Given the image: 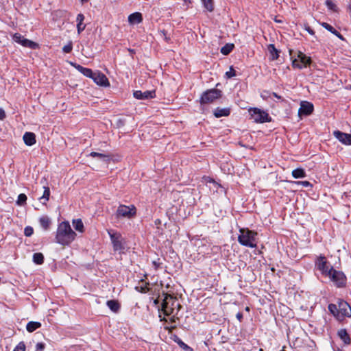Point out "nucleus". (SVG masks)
<instances>
[{
	"instance_id": "obj_1",
	"label": "nucleus",
	"mask_w": 351,
	"mask_h": 351,
	"mask_svg": "<svg viewBox=\"0 0 351 351\" xmlns=\"http://www.w3.org/2000/svg\"><path fill=\"white\" fill-rule=\"evenodd\" d=\"M76 234L71 229L68 221L60 223L57 229L56 239V242L62 245H69L75 238Z\"/></svg>"
},
{
	"instance_id": "obj_2",
	"label": "nucleus",
	"mask_w": 351,
	"mask_h": 351,
	"mask_svg": "<svg viewBox=\"0 0 351 351\" xmlns=\"http://www.w3.org/2000/svg\"><path fill=\"white\" fill-rule=\"evenodd\" d=\"M256 235L257 232L248 228H240L238 241L243 246L254 248L256 247Z\"/></svg>"
},
{
	"instance_id": "obj_3",
	"label": "nucleus",
	"mask_w": 351,
	"mask_h": 351,
	"mask_svg": "<svg viewBox=\"0 0 351 351\" xmlns=\"http://www.w3.org/2000/svg\"><path fill=\"white\" fill-rule=\"evenodd\" d=\"M180 307L181 306L179 303H178L176 297L165 293V296L162 304V310L165 315L168 316L173 313L176 308H177L178 311H179Z\"/></svg>"
},
{
	"instance_id": "obj_4",
	"label": "nucleus",
	"mask_w": 351,
	"mask_h": 351,
	"mask_svg": "<svg viewBox=\"0 0 351 351\" xmlns=\"http://www.w3.org/2000/svg\"><path fill=\"white\" fill-rule=\"evenodd\" d=\"M110 236L114 251H119L120 253H123L125 249V241L122 235L112 230H108Z\"/></svg>"
},
{
	"instance_id": "obj_5",
	"label": "nucleus",
	"mask_w": 351,
	"mask_h": 351,
	"mask_svg": "<svg viewBox=\"0 0 351 351\" xmlns=\"http://www.w3.org/2000/svg\"><path fill=\"white\" fill-rule=\"evenodd\" d=\"M338 287H343L346 284V277L342 271L335 270L332 267H330L326 275Z\"/></svg>"
},
{
	"instance_id": "obj_6",
	"label": "nucleus",
	"mask_w": 351,
	"mask_h": 351,
	"mask_svg": "<svg viewBox=\"0 0 351 351\" xmlns=\"http://www.w3.org/2000/svg\"><path fill=\"white\" fill-rule=\"evenodd\" d=\"M251 119L256 123H265L270 122L271 117L269 114L258 108H252L249 110Z\"/></svg>"
},
{
	"instance_id": "obj_7",
	"label": "nucleus",
	"mask_w": 351,
	"mask_h": 351,
	"mask_svg": "<svg viewBox=\"0 0 351 351\" xmlns=\"http://www.w3.org/2000/svg\"><path fill=\"white\" fill-rule=\"evenodd\" d=\"M221 97V91L213 88L205 91L200 99L202 104H207L213 102L215 99H219Z\"/></svg>"
},
{
	"instance_id": "obj_8",
	"label": "nucleus",
	"mask_w": 351,
	"mask_h": 351,
	"mask_svg": "<svg viewBox=\"0 0 351 351\" xmlns=\"http://www.w3.org/2000/svg\"><path fill=\"white\" fill-rule=\"evenodd\" d=\"M297 54V58H295L292 62L293 67L301 69L311 64V59L310 57L306 56L301 51H298Z\"/></svg>"
},
{
	"instance_id": "obj_9",
	"label": "nucleus",
	"mask_w": 351,
	"mask_h": 351,
	"mask_svg": "<svg viewBox=\"0 0 351 351\" xmlns=\"http://www.w3.org/2000/svg\"><path fill=\"white\" fill-rule=\"evenodd\" d=\"M136 215V208L134 206H128L120 205L117 210V217L131 218Z\"/></svg>"
},
{
	"instance_id": "obj_10",
	"label": "nucleus",
	"mask_w": 351,
	"mask_h": 351,
	"mask_svg": "<svg viewBox=\"0 0 351 351\" xmlns=\"http://www.w3.org/2000/svg\"><path fill=\"white\" fill-rule=\"evenodd\" d=\"M13 40L21 45L23 47H28L29 49H36L38 47V45L30 40L25 38L21 34L15 33L13 35Z\"/></svg>"
},
{
	"instance_id": "obj_11",
	"label": "nucleus",
	"mask_w": 351,
	"mask_h": 351,
	"mask_svg": "<svg viewBox=\"0 0 351 351\" xmlns=\"http://www.w3.org/2000/svg\"><path fill=\"white\" fill-rule=\"evenodd\" d=\"M339 319L345 317H351V307L348 302L344 300H340L338 303Z\"/></svg>"
},
{
	"instance_id": "obj_12",
	"label": "nucleus",
	"mask_w": 351,
	"mask_h": 351,
	"mask_svg": "<svg viewBox=\"0 0 351 351\" xmlns=\"http://www.w3.org/2000/svg\"><path fill=\"white\" fill-rule=\"evenodd\" d=\"M315 266L322 271V274L326 276L328 274L330 268L325 256H319L315 261Z\"/></svg>"
},
{
	"instance_id": "obj_13",
	"label": "nucleus",
	"mask_w": 351,
	"mask_h": 351,
	"mask_svg": "<svg viewBox=\"0 0 351 351\" xmlns=\"http://www.w3.org/2000/svg\"><path fill=\"white\" fill-rule=\"evenodd\" d=\"M313 109L314 107L312 103L306 101H302L300 103V107L298 110V114L300 116H308L313 112Z\"/></svg>"
},
{
	"instance_id": "obj_14",
	"label": "nucleus",
	"mask_w": 351,
	"mask_h": 351,
	"mask_svg": "<svg viewBox=\"0 0 351 351\" xmlns=\"http://www.w3.org/2000/svg\"><path fill=\"white\" fill-rule=\"evenodd\" d=\"M91 79H93V81L97 84H98L99 86H110L108 80L106 77V76L104 73H102L99 71L93 73V75Z\"/></svg>"
},
{
	"instance_id": "obj_15",
	"label": "nucleus",
	"mask_w": 351,
	"mask_h": 351,
	"mask_svg": "<svg viewBox=\"0 0 351 351\" xmlns=\"http://www.w3.org/2000/svg\"><path fill=\"white\" fill-rule=\"evenodd\" d=\"M334 136L344 145H351V134L342 132L339 130L333 132Z\"/></svg>"
},
{
	"instance_id": "obj_16",
	"label": "nucleus",
	"mask_w": 351,
	"mask_h": 351,
	"mask_svg": "<svg viewBox=\"0 0 351 351\" xmlns=\"http://www.w3.org/2000/svg\"><path fill=\"white\" fill-rule=\"evenodd\" d=\"M134 97L137 99H147L155 97V90H136L133 93Z\"/></svg>"
},
{
	"instance_id": "obj_17",
	"label": "nucleus",
	"mask_w": 351,
	"mask_h": 351,
	"mask_svg": "<svg viewBox=\"0 0 351 351\" xmlns=\"http://www.w3.org/2000/svg\"><path fill=\"white\" fill-rule=\"evenodd\" d=\"M25 144L32 146L36 143V135L33 132H26L23 136Z\"/></svg>"
},
{
	"instance_id": "obj_18",
	"label": "nucleus",
	"mask_w": 351,
	"mask_h": 351,
	"mask_svg": "<svg viewBox=\"0 0 351 351\" xmlns=\"http://www.w3.org/2000/svg\"><path fill=\"white\" fill-rule=\"evenodd\" d=\"M71 64L78 71L82 73L84 75L90 78L92 77L93 72L90 69L83 67L82 66L76 63L71 62Z\"/></svg>"
},
{
	"instance_id": "obj_19",
	"label": "nucleus",
	"mask_w": 351,
	"mask_h": 351,
	"mask_svg": "<svg viewBox=\"0 0 351 351\" xmlns=\"http://www.w3.org/2000/svg\"><path fill=\"white\" fill-rule=\"evenodd\" d=\"M143 17L140 12H134L129 15L128 22L131 25L139 24L142 22Z\"/></svg>"
},
{
	"instance_id": "obj_20",
	"label": "nucleus",
	"mask_w": 351,
	"mask_h": 351,
	"mask_svg": "<svg viewBox=\"0 0 351 351\" xmlns=\"http://www.w3.org/2000/svg\"><path fill=\"white\" fill-rule=\"evenodd\" d=\"M230 110L229 108H217L214 110V115L217 118H219L221 117H227L230 114Z\"/></svg>"
},
{
	"instance_id": "obj_21",
	"label": "nucleus",
	"mask_w": 351,
	"mask_h": 351,
	"mask_svg": "<svg viewBox=\"0 0 351 351\" xmlns=\"http://www.w3.org/2000/svg\"><path fill=\"white\" fill-rule=\"evenodd\" d=\"M84 20V16L82 14H78L76 18L77 22V29L78 34H80L86 27V25L83 24Z\"/></svg>"
},
{
	"instance_id": "obj_22",
	"label": "nucleus",
	"mask_w": 351,
	"mask_h": 351,
	"mask_svg": "<svg viewBox=\"0 0 351 351\" xmlns=\"http://www.w3.org/2000/svg\"><path fill=\"white\" fill-rule=\"evenodd\" d=\"M267 49L271 55V59L272 60H277L279 57V51L275 47L274 45L269 44Z\"/></svg>"
},
{
	"instance_id": "obj_23",
	"label": "nucleus",
	"mask_w": 351,
	"mask_h": 351,
	"mask_svg": "<svg viewBox=\"0 0 351 351\" xmlns=\"http://www.w3.org/2000/svg\"><path fill=\"white\" fill-rule=\"evenodd\" d=\"M338 336L346 344L350 343L351 340L346 329L339 330L338 331Z\"/></svg>"
},
{
	"instance_id": "obj_24",
	"label": "nucleus",
	"mask_w": 351,
	"mask_h": 351,
	"mask_svg": "<svg viewBox=\"0 0 351 351\" xmlns=\"http://www.w3.org/2000/svg\"><path fill=\"white\" fill-rule=\"evenodd\" d=\"M40 224L41 227L47 230L49 229V226L51 224V220L47 216L41 217L39 219Z\"/></svg>"
},
{
	"instance_id": "obj_25",
	"label": "nucleus",
	"mask_w": 351,
	"mask_h": 351,
	"mask_svg": "<svg viewBox=\"0 0 351 351\" xmlns=\"http://www.w3.org/2000/svg\"><path fill=\"white\" fill-rule=\"evenodd\" d=\"M41 326V324L37 322H29L26 326V329L28 332H32Z\"/></svg>"
},
{
	"instance_id": "obj_26",
	"label": "nucleus",
	"mask_w": 351,
	"mask_h": 351,
	"mask_svg": "<svg viewBox=\"0 0 351 351\" xmlns=\"http://www.w3.org/2000/svg\"><path fill=\"white\" fill-rule=\"evenodd\" d=\"M90 156L93 158L97 157V158H99V160H101L103 161H108L110 158L109 155L104 154L102 153L95 152H92L90 154Z\"/></svg>"
},
{
	"instance_id": "obj_27",
	"label": "nucleus",
	"mask_w": 351,
	"mask_h": 351,
	"mask_svg": "<svg viewBox=\"0 0 351 351\" xmlns=\"http://www.w3.org/2000/svg\"><path fill=\"white\" fill-rule=\"evenodd\" d=\"M107 306L111 311L115 313L120 308V305L118 302L113 300L107 301Z\"/></svg>"
},
{
	"instance_id": "obj_28",
	"label": "nucleus",
	"mask_w": 351,
	"mask_h": 351,
	"mask_svg": "<svg viewBox=\"0 0 351 351\" xmlns=\"http://www.w3.org/2000/svg\"><path fill=\"white\" fill-rule=\"evenodd\" d=\"M292 176L294 178H303L306 177V173L302 168H298L292 171Z\"/></svg>"
},
{
	"instance_id": "obj_29",
	"label": "nucleus",
	"mask_w": 351,
	"mask_h": 351,
	"mask_svg": "<svg viewBox=\"0 0 351 351\" xmlns=\"http://www.w3.org/2000/svg\"><path fill=\"white\" fill-rule=\"evenodd\" d=\"M73 225L75 230L79 231L80 232H84V224L80 219H73Z\"/></svg>"
},
{
	"instance_id": "obj_30",
	"label": "nucleus",
	"mask_w": 351,
	"mask_h": 351,
	"mask_svg": "<svg viewBox=\"0 0 351 351\" xmlns=\"http://www.w3.org/2000/svg\"><path fill=\"white\" fill-rule=\"evenodd\" d=\"M44 192L42 197H40V199L43 204H46V202L49 200L50 196V189L48 186H44Z\"/></svg>"
},
{
	"instance_id": "obj_31",
	"label": "nucleus",
	"mask_w": 351,
	"mask_h": 351,
	"mask_svg": "<svg viewBox=\"0 0 351 351\" xmlns=\"http://www.w3.org/2000/svg\"><path fill=\"white\" fill-rule=\"evenodd\" d=\"M33 261L37 265H41L44 262V256L40 252H36L33 254Z\"/></svg>"
},
{
	"instance_id": "obj_32",
	"label": "nucleus",
	"mask_w": 351,
	"mask_h": 351,
	"mask_svg": "<svg viewBox=\"0 0 351 351\" xmlns=\"http://www.w3.org/2000/svg\"><path fill=\"white\" fill-rule=\"evenodd\" d=\"M329 311L335 316L338 319H339V312L338 305L335 304H330L328 305Z\"/></svg>"
},
{
	"instance_id": "obj_33",
	"label": "nucleus",
	"mask_w": 351,
	"mask_h": 351,
	"mask_svg": "<svg viewBox=\"0 0 351 351\" xmlns=\"http://www.w3.org/2000/svg\"><path fill=\"white\" fill-rule=\"evenodd\" d=\"M234 45L228 43L221 49V53L223 55H228L234 49Z\"/></svg>"
},
{
	"instance_id": "obj_34",
	"label": "nucleus",
	"mask_w": 351,
	"mask_h": 351,
	"mask_svg": "<svg viewBox=\"0 0 351 351\" xmlns=\"http://www.w3.org/2000/svg\"><path fill=\"white\" fill-rule=\"evenodd\" d=\"M202 3L205 7V8L209 11V12H212L214 9V7H213V0H202Z\"/></svg>"
},
{
	"instance_id": "obj_35",
	"label": "nucleus",
	"mask_w": 351,
	"mask_h": 351,
	"mask_svg": "<svg viewBox=\"0 0 351 351\" xmlns=\"http://www.w3.org/2000/svg\"><path fill=\"white\" fill-rule=\"evenodd\" d=\"M27 196L24 193H21L18 196L16 203L18 205L22 206L26 203Z\"/></svg>"
},
{
	"instance_id": "obj_36",
	"label": "nucleus",
	"mask_w": 351,
	"mask_h": 351,
	"mask_svg": "<svg viewBox=\"0 0 351 351\" xmlns=\"http://www.w3.org/2000/svg\"><path fill=\"white\" fill-rule=\"evenodd\" d=\"M177 343L180 346V347L182 348L183 350L186 351H193V349L190 346L186 345L185 343H184L182 340L178 339Z\"/></svg>"
},
{
	"instance_id": "obj_37",
	"label": "nucleus",
	"mask_w": 351,
	"mask_h": 351,
	"mask_svg": "<svg viewBox=\"0 0 351 351\" xmlns=\"http://www.w3.org/2000/svg\"><path fill=\"white\" fill-rule=\"evenodd\" d=\"M73 49V43L72 41H69L67 45H64L62 47V51L64 53H69L72 51Z\"/></svg>"
},
{
	"instance_id": "obj_38",
	"label": "nucleus",
	"mask_w": 351,
	"mask_h": 351,
	"mask_svg": "<svg viewBox=\"0 0 351 351\" xmlns=\"http://www.w3.org/2000/svg\"><path fill=\"white\" fill-rule=\"evenodd\" d=\"M322 27H324L326 29L330 32L332 34H336L337 31L332 26L329 25L327 23H322Z\"/></svg>"
},
{
	"instance_id": "obj_39",
	"label": "nucleus",
	"mask_w": 351,
	"mask_h": 351,
	"mask_svg": "<svg viewBox=\"0 0 351 351\" xmlns=\"http://www.w3.org/2000/svg\"><path fill=\"white\" fill-rule=\"evenodd\" d=\"M13 351H25V345L23 341H21L14 349Z\"/></svg>"
},
{
	"instance_id": "obj_40",
	"label": "nucleus",
	"mask_w": 351,
	"mask_h": 351,
	"mask_svg": "<svg viewBox=\"0 0 351 351\" xmlns=\"http://www.w3.org/2000/svg\"><path fill=\"white\" fill-rule=\"evenodd\" d=\"M326 4L330 10L336 11L337 6L331 0H326Z\"/></svg>"
},
{
	"instance_id": "obj_41",
	"label": "nucleus",
	"mask_w": 351,
	"mask_h": 351,
	"mask_svg": "<svg viewBox=\"0 0 351 351\" xmlns=\"http://www.w3.org/2000/svg\"><path fill=\"white\" fill-rule=\"evenodd\" d=\"M34 230L30 226H27L24 230V234L26 237H30L32 235Z\"/></svg>"
},
{
	"instance_id": "obj_42",
	"label": "nucleus",
	"mask_w": 351,
	"mask_h": 351,
	"mask_svg": "<svg viewBox=\"0 0 351 351\" xmlns=\"http://www.w3.org/2000/svg\"><path fill=\"white\" fill-rule=\"evenodd\" d=\"M294 183L298 185H301L302 187H308L311 186V183L308 181H298L294 182Z\"/></svg>"
},
{
	"instance_id": "obj_43",
	"label": "nucleus",
	"mask_w": 351,
	"mask_h": 351,
	"mask_svg": "<svg viewBox=\"0 0 351 351\" xmlns=\"http://www.w3.org/2000/svg\"><path fill=\"white\" fill-rule=\"evenodd\" d=\"M226 75L227 76L228 78H231L234 76H236V71L231 66L230 71L226 73Z\"/></svg>"
},
{
	"instance_id": "obj_44",
	"label": "nucleus",
	"mask_w": 351,
	"mask_h": 351,
	"mask_svg": "<svg viewBox=\"0 0 351 351\" xmlns=\"http://www.w3.org/2000/svg\"><path fill=\"white\" fill-rule=\"evenodd\" d=\"M45 348V343L39 342L36 345V351H43Z\"/></svg>"
},
{
	"instance_id": "obj_45",
	"label": "nucleus",
	"mask_w": 351,
	"mask_h": 351,
	"mask_svg": "<svg viewBox=\"0 0 351 351\" xmlns=\"http://www.w3.org/2000/svg\"><path fill=\"white\" fill-rule=\"evenodd\" d=\"M5 118V112L3 108H0V120H3Z\"/></svg>"
},
{
	"instance_id": "obj_46",
	"label": "nucleus",
	"mask_w": 351,
	"mask_h": 351,
	"mask_svg": "<svg viewBox=\"0 0 351 351\" xmlns=\"http://www.w3.org/2000/svg\"><path fill=\"white\" fill-rule=\"evenodd\" d=\"M149 291V288L147 286L141 287V289L139 290L141 293H147Z\"/></svg>"
},
{
	"instance_id": "obj_47",
	"label": "nucleus",
	"mask_w": 351,
	"mask_h": 351,
	"mask_svg": "<svg viewBox=\"0 0 351 351\" xmlns=\"http://www.w3.org/2000/svg\"><path fill=\"white\" fill-rule=\"evenodd\" d=\"M305 29L311 35H314L315 32L309 27L307 26L305 27Z\"/></svg>"
},
{
	"instance_id": "obj_48",
	"label": "nucleus",
	"mask_w": 351,
	"mask_h": 351,
	"mask_svg": "<svg viewBox=\"0 0 351 351\" xmlns=\"http://www.w3.org/2000/svg\"><path fill=\"white\" fill-rule=\"evenodd\" d=\"M335 35L337 36L341 40H343L344 39L343 36L338 31H337V32H336V34H335Z\"/></svg>"
},
{
	"instance_id": "obj_49",
	"label": "nucleus",
	"mask_w": 351,
	"mask_h": 351,
	"mask_svg": "<svg viewBox=\"0 0 351 351\" xmlns=\"http://www.w3.org/2000/svg\"><path fill=\"white\" fill-rule=\"evenodd\" d=\"M335 35L337 36L341 40H343L344 39L343 36L338 31H337V32H336V34H335Z\"/></svg>"
},
{
	"instance_id": "obj_50",
	"label": "nucleus",
	"mask_w": 351,
	"mask_h": 351,
	"mask_svg": "<svg viewBox=\"0 0 351 351\" xmlns=\"http://www.w3.org/2000/svg\"><path fill=\"white\" fill-rule=\"evenodd\" d=\"M237 317L238 318V319L241 320V318L243 317V315H242V314H241V313H237Z\"/></svg>"
},
{
	"instance_id": "obj_51",
	"label": "nucleus",
	"mask_w": 351,
	"mask_h": 351,
	"mask_svg": "<svg viewBox=\"0 0 351 351\" xmlns=\"http://www.w3.org/2000/svg\"><path fill=\"white\" fill-rule=\"evenodd\" d=\"M272 95L276 97L277 99H281V97L280 95H278L277 93H272Z\"/></svg>"
},
{
	"instance_id": "obj_52",
	"label": "nucleus",
	"mask_w": 351,
	"mask_h": 351,
	"mask_svg": "<svg viewBox=\"0 0 351 351\" xmlns=\"http://www.w3.org/2000/svg\"><path fill=\"white\" fill-rule=\"evenodd\" d=\"M348 10L350 12H351V4H350L348 6Z\"/></svg>"
},
{
	"instance_id": "obj_53",
	"label": "nucleus",
	"mask_w": 351,
	"mask_h": 351,
	"mask_svg": "<svg viewBox=\"0 0 351 351\" xmlns=\"http://www.w3.org/2000/svg\"><path fill=\"white\" fill-rule=\"evenodd\" d=\"M184 2H186H186L191 3V1H190V0H184Z\"/></svg>"
},
{
	"instance_id": "obj_54",
	"label": "nucleus",
	"mask_w": 351,
	"mask_h": 351,
	"mask_svg": "<svg viewBox=\"0 0 351 351\" xmlns=\"http://www.w3.org/2000/svg\"><path fill=\"white\" fill-rule=\"evenodd\" d=\"M161 32L165 35V31H164V30H163V31H161Z\"/></svg>"
},
{
	"instance_id": "obj_55",
	"label": "nucleus",
	"mask_w": 351,
	"mask_h": 351,
	"mask_svg": "<svg viewBox=\"0 0 351 351\" xmlns=\"http://www.w3.org/2000/svg\"><path fill=\"white\" fill-rule=\"evenodd\" d=\"M87 1V0H82V1H83V2H84V1Z\"/></svg>"
}]
</instances>
